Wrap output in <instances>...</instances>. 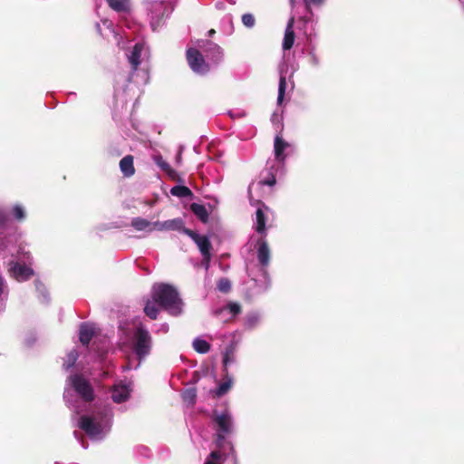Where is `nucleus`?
Segmentation results:
<instances>
[{
    "mask_svg": "<svg viewBox=\"0 0 464 464\" xmlns=\"http://www.w3.org/2000/svg\"><path fill=\"white\" fill-rule=\"evenodd\" d=\"M257 259L262 266H267L270 261V249L268 244L264 239L257 241Z\"/></svg>",
    "mask_w": 464,
    "mask_h": 464,
    "instance_id": "12",
    "label": "nucleus"
},
{
    "mask_svg": "<svg viewBox=\"0 0 464 464\" xmlns=\"http://www.w3.org/2000/svg\"><path fill=\"white\" fill-rule=\"evenodd\" d=\"M197 391L194 388L187 389L183 392V399L185 401L194 404L196 401Z\"/></svg>",
    "mask_w": 464,
    "mask_h": 464,
    "instance_id": "29",
    "label": "nucleus"
},
{
    "mask_svg": "<svg viewBox=\"0 0 464 464\" xmlns=\"http://www.w3.org/2000/svg\"><path fill=\"white\" fill-rule=\"evenodd\" d=\"M199 47L206 53V56L214 63H217L221 61L223 57V52L220 46L217 44L213 43L212 41L206 40L202 42V44H200Z\"/></svg>",
    "mask_w": 464,
    "mask_h": 464,
    "instance_id": "8",
    "label": "nucleus"
},
{
    "mask_svg": "<svg viewBox=\"0 0 464 464\" xmlns=\"http://www.w3.org/2000/svg\"><path fill=\"white\" fill-rule=\"evenodd\" d=\"M276 182V177L271 174L267 179H263L260 181V184L263 186H274Z\"/></svg>",
    "mask_w": 464,
    "mask_h": 464,
    "instance_id": "36",
    "label": "nucleus"
},
{
    "mask_svg": "<svg viewBox=\"0 0 464 464\" xmlns=\"http://www.w3.org/2000/svg\"><path fill=\"white\" fill-rule=\"evenodd\" d=\"M221 454L219 451H212L204 464H222L220 461Z\"/></svg>",
    "mask_w": 464,
    "mask_h": 464,
    "instance_id": "31",
    "label": "nucleus"
},
{
    "mask_svg": "<svg viewBox=\"0 0 464 464\" xmlns=\"http://www.w3.org/2000/svg\"><path fill=\"white\" fill-rule=\"evenodd\" d=\"M10 266V271L18 281L28 280L34 276V270L24 264L14 262Z\"/></svg>",
    "mask_w": 464,
    "mask_h": 464,
    "instance_id": "10",
    "label": "nucleus"
},
{
    "mask_svg": "<svg viewBox=\"0 0 464 464\" xmlns=\"http://www.w3.org/2000/svg\"><path fill=\"white\" fill-rule=\"evenodd\" d=\"M153 229L159 231H182L184 233V229L188 228L184 227L183 219L177 218L163 222L156 221L153 223Z\"/></svg>",
    "mask_w": 464,
    "mask_h": 464,
    "instance_id": "7",
    "label": "nucleus"
},
{
    "mask_svg": "<svg viewBox=\"0 0 464 464\" xmlns=\"http://www.w3.org/2000/svg\"><path fill=\"white\" fill-rule=\"evenodd\" d=\"M193 347L199 353H207L210 350V344L207 341L199 338L194 340Z\"/></svg>",
    "mask_w": 464,
    "mask_h": 464,
    "instance_id": "25",
    "label": "nucleus"
},
{
    "mask_svg": "<svg viewBox=\"0 0 464 464\" xmlns=\"http://www.w3.org/2000/svg\"><path fill=\"white\" fill-rule=\"evenodd\" d=\"M190 210L201 222L207 223L208 221L209 215L204 205L192 203L190 205Z\"/></svg>",
    "mask_w": 464,
    "mask_h": 464,
    "instance_id": "17",
    "label": "nucleus"
},
{
    "mask_svg": "<svg viewBox=\"0 0 464 464\" xmlns=\"http://www.w3.org/2000/svg\"><path fill=\"white\" fill-rule=\"evenodd\" d=\"M68 357H69L68 362L66 364H64L66 369H69L74 365V363L78 358V354L75 351H72L68 354Z\"/></svg>",
    "mask_w": 464,
    "mask_h": 464,
    "instance_id": "35",
    "label": "nucleus"
},
{
    "mask_svg": "<svg viewBox=\"0 0 464 464\" xmlns=\"http://www.w3.org/2000/svg\"><path fill=\"white\" fill-rule=\"evenodd\" d=\"M294 24H295V18L291 17L286 24L285 31V36L282 44V47L285 51L290 50L294 44L295 39V34L294 31Z\"/></svg>",
    "mask_w": 464,
    "mask_h": 464,
    "instance_id": "11",
    "label": "nucleus"
},
{
    "mask_svg": "<svg viewBox=\"0 0 464 464\" xmlns=\"http://www.w3.org/2000/svg\"><path fill=\"white\" fill-rule=\"evenodd\" d=\"M224 309H228V310H229V312H230L233 315H237V314H240V313H241V306H240L238 304H237V303H232V302H231V303H229V304L227 305V307H226V308H222V309L217 310V311L215 312V314H219L220 313H222V311H223Z\"/></svg>",
    "mask_w": 464,
    "mask_h": 464,
    "instance_id": "28",
    "label": "nucleus"
},
{
    "mask_svg": "<svg viewBox=\"0 0 464 464\" xmlns=\"http://www.w3.org/2000/svg\"><path fill=\"white\" fill-rule=\"evenodd\" d=\"M184 234L188 236L198 246L204 261L208 263L211 258L212 245L207 236H201L191 229H184Z\"/></svg>",
    "mask_w": 464,
    "mask_h": 464,
    "instance_id": "5",
    "label": "nucleus"
},
{
    "mask_svg": "<svg viewBox=\"0 0 464 464\" xmlns=\"http://www.w3.org/2000/svg\"><path fill=\"white\" fill-rule=\"evenodd\" d=\"M157 303L152 300H148L146 302L144 307L145 314L150 317L151 320H156L159 314V308L157 307Z\"/></svg>",
    "mask_w": 464,
    "mask_h": 464,
    "instance_id": "22",
    "label": "nucleus"
},
{
    "mask_svg": "<svg viewBox=\"0 0 464 464\" xmlns=\"http://www.w3.org/2000/svg\"><path fill=\"white\" fill-rule=\"evenodd\" d=\"M143 50V45L141 44H136L133 46V49L129 56V62L131 64V68L133 71H136L140 64V55Z\"/></svg>",
    "mask_w": 464,
    "mask_h": 464,
    "instance_id": "16",
    "label": "nucleus"
},
{
    "mask_svg": "<svg viewBox=\"0 0 464 464\" xmlns=\"http://www.w3.org/2000/svg\"><path fill=\"white\" fill-rule=\"evenodd\" d=\"M72 387L76 393L86 402L94 400V391L90 382L81 374H74L70 377Z\"/></svg>",
    "mask_w": 464,
    "mask_h": 464,
    "instance_id": "3",
    "label": "nucleus"
},
{
    "mask_svg": "<svg viewBox=\"0 0 464 464\" xmlns=\"http://www.w3.org/2000/svg\"><path fill=\"white\" fill-rule=\"evenodd\" d=\"M13 215L14 217L19 220V221H22L25 218V213H24V208H22V206L20 205H15L14 208H13Z\"/></svg>",
    "mask_w": 464,
    "mask_h": 464,
    "instance_id": "33",
    "label": "nucleus"
},
{
    "mask_svg": "<svg viewBox=\"0 0 464 464\" xmlns=\"http://www.w3.org/2000/svg\"><path fill=\"white\" fill-rule=\"evenodd\" d=\"M109 6L116 12H126L128 10L127 0H106Z\"/></svg>",
    "mask_w": 464,
    "mask_h": 464,
    "instance_id": "24",
    "label": "nucleus"
},
{
    "mask_svg": "<svg viewBox=\"0 0 464 464\" xmlns=\"http://www.w3.org/2000/svg\"><path fill=\"white\" fill-rule=\"evenodd\" d=\"M134 158L132 155H126L120 160V169L124 177L130 178L135 174Z\"/></svg>",
    "mask_w": 464,
    "mask_h": 464,
    "instance_id": "14",
    "label": "nucleus"
},
{
    "mask_svg": "<svg viewBox=\"0 0 464 464\" xmlns=\"http://www.w3.org/2000/svg\"><path fill=\"white\" fill-rule=\"evenodd\" d=\"M312 2L315 3V4H320L323 2V0H311Z\"/></svg>",
    "mask_w": 464,
    "mask_h": 464,
    "instance_id": "41",
    "label": "nucleus"
},
{
    "mask_svg": "<svg viewBox=\"0 0 464 464\" xmlns=\"http://www.w3.org/2000/svg\"><path fill=\"white\" fill-rule=\"evenodd\" d=\"M232 382L230 380L222 382L216 390H212L210 392L214 398H220L225 395L231 388Z\"/></svg>",
    "mask_w": 464,
    "mask_h": 464,
    "instance_id": "23",
    "label": "nucleus"
},
{
    "mask_svg": "<svg viewBox=\"0 0 464 464\" xmlns=\"http://www.w3.org/2000/svg\"><path fill=\"white\" fill-rule=\"evenodd\" d=\"M256 231L259 234H266V217L262 207L258 208L256 211Z\"/></svg>",
    "mask_w": 464,
    "mask_h": 464,
    "instance_id": "18",
    "label": "nucleus"
},
{
    "mask_svg": "<svg viewBox=\"0 0 464 464\" xmlns=\"http://www.w3.org/2000/svg\"><path fill=\"white\" fill-rule=\"evenodd\" d=\"M155 163L164 171H170V165L161 156L155 157Z\"/></svg>",
    "mask_w": 464,
    "mask_h": 464,
    "instance_id": "34",
    "label": "nucleus"
},
{
    "mask_svg": "<svg viewBox=\"0 0 464 464\" xmlns=\"http://www.w3.org/2000/svg\"><path fill=\"white\" fill-rule=\"evenodd\" d=\"M172 179H176V176H177V172L170 167V171L169 170H166L165 171Z\"/></svg>",
    "mask_w": 464,
    "mask_h": 464,
    "instance_id": "38",
    "label": "nucleus"
},
{
    "mask_svg": "<svg viewBox=\"0 0 464 464\" xmlns=\"http://www.w3.org/2000/svg\"><path fill=\"white\" fill-rule=\"evenodd\" d=\"M290 144L281 136L276 135L274 141L275 158L277 161L282 162L285 160V150L289 148Z\"/></svg>",
    "mask_w": 464,
    "mask_h": 464,
    "instance_id": "13",
    "label": "nucleus"
},
{
    "mask_svg": "<svg viewBox=\"0 0 464 464\" xmlns=\"http://www.w3.org/2000/svg\"><path fill=\"white\" fill-rule=\"evenodd\" d=\"M152 348V337L150 332L142 325H139L134 334L132 341V350L139 361L144 360Z\"/></svg>",
    "mask_w": 464,
    "mask_h": 464,
    "instance_id": "2",
    "label": "nucleus"
},
{
    "mask_svg": "<svg viewBox=\"0 0 464 464\" xmlns=\"http://www.w3.org/2000/svg\"><path fill=\"white\" fill-rule=\"evenodd\" d=\"M95 331L92 325L88 324H82L79 331V340L82 345L88 346L92 337L94 336Z\"/></svg>",
    "mask_w": 464,
    "mask_h": 464,
    "instance_id": "15",
    "label": "nucleus"
},
{
    "mask_svg": "<svg viewBox=\"0 0 464 464\" xmlns=\"http://www.w3.org/2000/svg\"><path fill=\"white\" fill-rule=\"evenodd\" d=\"M79 427L84 430L89 437H95L102 432L100 423L95 422L92 417L86 415L80 418Z\"/></svg>",
    "mask_w": 464,
    "mask_h": 464,
    "instance_id": "9",
    "label": "nucleus"
},
{
    "mask_svg": "<svg viewBox=\"0 0 464 464\" xmlns=\"http://www.w3.org/2000/svg\"><path fill=\"white\" fill-rule=\"evenodd\" d=\"M234 359V352L232 348H228L226 350L224 355H223V364H224V370L227 371V367L230 362H232Z\"/></svg>",
    "mask_w": 464,
    "mask_h": 464,
    "instance_id": "32",
    "label": "nucleus"
},
{
    "mask_svg": "<svg viewBox=\"0 0 464 464\" xmlns=\"http://www.w3.org/2000/svg\"><path fill=\"white\" fill-rule=\"evenodd\" d=\"M129 397V392L125 386L115 388L111 392V399L114 402L121 403L125 401Z\"/></svg>",
    "mask_w": 464,
    "mask_h": 464,
    "instance_id": "20",
    "label": "nucleus"
},
{
    "mask_svg": "<svg viewBox=\"0 0 464 464\" xmlns=\"http://www.w3.org/2000/svg\"><path fill=\"white\" fill-rule=\"evenodd\" d=\"M131 226L138 231H142L146 229L154 230L153 223L142 218H134L131 220Z\"/></svg>",
    "mask_w": 464,
    "mask_h": 464,
    "instance_id": "19",
    "label": "nucleus"
},
{
    "mask_svg": "<svg viewBox=\"0 0 464 464\" xmlns=\"http://www.w3.org/2000/svg\"><path fill=\"white\" fill-rule=\"evenodd\" d=\"M215 34H216V31H215L214 29H210V30L208 31V35H209V36H212V35H214Z\"/></svg>",
    "mask_w": 464,
    "mask_h": 464,
    "instance_id": "40",
    "label": "nucleus"
},
{
    "mask_svg": "<svg viewBox=\"0 0 464 464\" xmlns=\"http://www.w3.org/2000/svg\"><path fill=\"white\" fill-rule=\"evenodd\" d=\"M171 195L179 198H191L193 197V193L191 189L186 186L178 185L174 186L170 189Z\"/></svg>",
    "mask_w": 464,
    "mask_h": 464,
    "instance_id": "21",
    "label": "nucleus"
},
{
    "mask_svg": "<svg viewBox=\"0 0 464 464\" xmlns=\"http://www.w3.org/2000/svg\"><path fill=\"white\" fill-rule=\"evenodd\" d=\"M151 298L162 309L169 311L170 314H178L180 313L181 300L174 286L165 283L154 285Z\"/></svg>",
    "mask_w": 464,
    "mask_h": 464,
    "instance_id": "1",
    "label": "nucleus"
},
{
    "mask_svg": "<svg viewBox=\"0 0 464 464\" xmlns=\"http://www.w3.org/2000/svg\"><path fill=\"white\" fill-rule=\"evenodd\" d=\"M258 204H260L262 207H264V208H267L265 206V203H263V202H260V201H259V202H258Z\"/></svg>",
    "mask_w": 464,
    "mask_h": 464,
    "instance_id": "42",
    "label": "nucleus"
},
{
    "mask_svg": "<svg viewBox=\"0 0 464 464\" xmlns=\"http://www.w3.org/2000/svg\"><path fill=\"white\" fill-rule=\"evenodd\" d=\"M286 90V79L285 76L281 75L279 79V86H278V97L277 102L281 103L285 93Z\"/></svg>",
    "mask_w": 464,
    "mask_h": 464,
    "instance_id": "27",
    "label": "nucleus"
},
{
    "mask_svg": "<svg viewBox=\"0 0 464 464\" xmlns=\"http://www.w3.org/2000/svg\"><path fill=\"white\" fill-rule=\"evenodd\" d=\"M241 20L243 24L247 28H252L256 24V18L250 13L244 14L241 17Z\"/></svg>",
    "mask_w": 464,
    "mask_h": 464,
    "instance_id": "30",
    "label": "nucleus"
},
{
    "mask_svg": "<svg viewBox=\"0 0 464 464\" xmlns=\"http://www.w3.org/2000/svg\"><path fill=\"white\" fill-rule=\"evenodd\" d=\"M3 287H4V281H3V278L0 276V295L3 293Z\"/></svg>",
    "mask_w": 464,
    "mask_h": 464,
    "instance_id": "39",
    "label": "nucleus"
},
{
    "mask_svg": "<svg viewBox=\"0 0 464 464\" xmlns=\"http://www.w3.org/2000/svg\"><path fill=\"white\" fill-rule=\"evenodd\" d=\"M187 61L191 70L197 73H205L209 70V66L205 62L204 56L196 48L187 50Z\"/></svg>",
    "mask_w": 464,
    "mask_h": 464,
    "instance_id": "4",
    "label": "nucleus"
},
{
    "mask_svg": "<svg viewBox=\"0 0 464 464\" xmlns=\"http://www.w3.org/2000/svg\"><path fill=\"white\" fill-rule=\"evenodd\" d=\"M8 222V218L6 214L3 211H0V228H5Z\"/></svg>",
    "mask_w": 464,
    "mask_h": 464,
    "instance_id": "37",
    "label": "nucleus"
},
{
    "mask_svg": "<svg viewBox=\"0 0 464 464\" xmlns=\"http://www.w3.org/2000/svg\"><path fill=\"white\" fill-rule=\"evenodd\" d=\"M214 420L218 427V440L221 442L225 440V435L230 433L232 430L231 416L227 411L221 414L214 412Z\"/></svg>",
    "mask_w": 464,
    "mask_h": 464,
    "instance_id": "6",
    "label": "nucleus"
},
{
    "mask_svg": "<svg viewBox=\"0 0 464 464\" xmlns=\"http://www.w3.org/2000/svg\"><path fill=\"white\" fill-rule=\"evenodd\" d=\"M217 288L221 293H224V294L229 293L230 290H231V282H230V280L228 278H227V277L219 278L218 283H217Z\"/></svg>",
    "mask_w": 464,
    "mask_h": 464,
    "instance_id": "26",
    "label": "nucleus"
}]
</instances>
